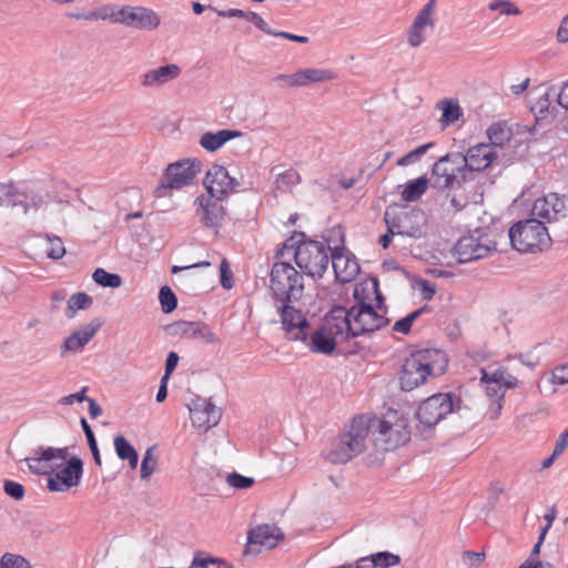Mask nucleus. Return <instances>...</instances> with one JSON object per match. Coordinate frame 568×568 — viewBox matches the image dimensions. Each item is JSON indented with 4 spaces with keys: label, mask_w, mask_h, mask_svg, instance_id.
I'll list each match as a JSON object with an SVG mask.
<instances>
[{
    "label": "nucleus",
    "mask_w": 568,
    "mask_h": 568,
    "mask_svg": "<svg viewBox=\"0 0 568 568\" xmlns=\"http://www.w3.org/2000/svg\"><path fill=\"white\" fill-rule=\"evenodd\" d=\"M353 296L355 303L351 307H333V314L337 316V323L348 339L388 325L387 307L376 278L355 284Z\"/></svg>",
    "instance_id": "nucleus-1"
},
{
    "label": "nucleus",
    "mask_w": 568,
    "mask_h": 568,
    "mask_svg": "<svg viewBox=\"0 0 568 568\" xmlns=\"http://www.w3.org/2000/svg\"><path fill=\"white\" fill-rule=\"evenodd\" d=\"M447 366L446 354L439 349L426 348L410 354L402 366L400 389L410 392L423 385L428 377L442 375Z\"/></svg>",
    "instance_id": "nucleus-2"
},
{
    "label": "nucleus",
    "mask_w": 568,
    "mask_h": 568,
    "mask_svg": "<svg viewBox=\"0 0 568 568\" xmlns=\"http://www.w3.org/2000/svg\"><path fill=\"white\" fill-rule=\"evenodd\" d=\"M304 291V277L292 264L275 262L272 265L268 294L273 304L300 303Z\"/></svg>",
    "instance_id": "nucleus-3"
},
{
    "label": "nucleus",
    "mask_w": 568,
    "mask_h": 568,
    "mask_svg": "<svg viewBox=\"0 0 568 568\" xmlns=\"http://www.w3.org/2000/svg\"><path fill=\"white\" fill-rule=\"evenodd\" d=\"M369 433L367 420L363 416L354 417L349 429L341 434L332 445L326 458L332 464H346L362 454L366 448V439Z\"/></svg>",
    "instance_id": "nucleus-4"
},
{
    "label": "nucleus",
    "mask_w": 568,
    "mask_h": 568,
    "mask_svg": "<svg viewBox=\"0 0 568 568\" xmlns=\"http://www.w3.org/2000/svg\"><path fill=\"white\" fill-rule=\"evenodd\" d=\"M509 240L513 248L520 253L542 252L551 242L544 222L535 217L515 223L509 229Z\"/></svg>",
    "instance_id": "nucleus-5"
},
{
    "label": "nucleus",
    "mask_w": 568,
    "mask_h": 568,
    "mask_svg": "<svg viewBox=\"0 0 568 568\" xmlns=\"http://www.w3.org/2000/svg\"><path fill=\"white\" fill-rule=\"evenodd\" d=\"M462 399L452 393H437L423 400L416 412L419 430H430L460 408Z\"/></svg>",
    "instance_id": "nucleus-6"
},
{
    "label": "nucleus",
    "mask_w": 568,
    "mask_h": 568,
    "mask_svg": "<svg viewBox=\"0 0 568 568\" xmlns=\"http://www.w3.org/2000/svg\"><path fill=\"white\" fill-rule=\"evenodd\" d=\"M388 232L393 235L420 239L426 234L427 217L423 210H395L388 207L384 213Z\"/></svg>",
    "instance_id": "nucleus-7"
},
{
    "label": "nucleus",
    "mask_w": 568,
    "mask_h": 568,
    "mask_svg": "<svg viewBox=\"0 0 568 568\" xmlns=\"http://www.w3.org/2000/svg\"><path fill=\"white\" fill-rule=\"evenodd\" d=\"M202 166L200 160L190 158L170 163L159 181L156 195L164 196L166 190H181L192 185L202 172Z\"/></svg>",
    "instance_id": "nucleus-8"
},
{
    "label": "nucleus",
    "mask_w": 568,
    "mask_h": 568,
    "mask_svg": "<svg viewBox=\"0 0 568 568\" xmlns=\"http://www.w3.org/2000/svg\"><path fill=\"white\" fill-rule=\"evenodd\" d=\"M341 324L337 323V316L333 314V308L325 316L324 323L315 329L306 342H303L310 352L323 355H332L338 343L347 341Z\"/></svg>",
    "instance_id": "nucleus-9"
},
{
    "label": "nucleus",
    "mask_w": 568,
    "mask_h": 568,
    "mask_svg": "<svg viewBox=\"0 0 568 568\" xmlns=\"http://www.w3.org/2000/svg\"><path fill=\"white\" fill-rule=\"evenodd\" d=\"M328 250L331 247L318 241L300 243L294 252L295 263L307 276L322 277L329 263Z\"/></svg>",
    "instance_id": "nucleus-10"
},
{
    "label": "nucleus",
    "mask_w": 568,
    "mask_h": 568,
    "mask_svg": "<svg viewBox=\"0 0 568 568\" xmlns=\"http://www.w3.org/2000/svg\"><path fill=\"white\" fill-rule=\"evenodd\" d=\"M496 250V243L481 229L462 236L454 246V255L462 264L480 260Z\"/></svg>",
    "instance_id": "nucleus-11"
},
{
    "label": "nucleus",
    "mask_w": 568,
    "mask_h": 568,
    "mask_svg": "<svg viewBox=\"0 0 568 568\" xmlns=\"http://www.w3.org/2000/svg\"><path fill=\"white\" fill-rule=\"evenodd\" d=\"M466 179V170L462 164V153H447L436 161L432 169L430 183L439 191L453 187L459 183L458 178Z\"/></svg>",
    "instance_id": "nucleus-12"
},
{
    "label": "nucleus",
    "mask_w": 568,
    "mask_h": 568,
    "mask_svg": "<svg viewBox=\"0 0 568 568\" xmlns=\"http://www.w3.org/2000/svg\"><path fill=\"white\" fill-rule=\"evenodd\" d=\"M297 303L273 304L280 316L282 329L288 341L306 342L310 323Z\"/></svg>",
    "instance_id": "nucleus-13"
},
{
    "label": "nucleus",
    "mask_w": 568,
    "mask_h": 568,
    "mask_svg": "<svg viewBox=\"0 0 568 568\" xmlns=\"http://www.w3.org/2000/svg\"><path fill=\"white\" fill-rule=\"evenodd\" d=\"M225 200L226 197L224 196H217L216 193L207 192L195 199V213L205 227L216 231L221 229L227 216V210L224 205Z\"/></svg>",
    "instance_id": "nucleus-14"
},
{
    "label": "nucleus",
    "mask_w": 568,
    "mask_h": 568,
    "mask_svg": "<svg viewBox=\"0 0 568 568\" xmlns=\"http://www.w3.org/2000/svg\"><path fill=\"white\" fill-rule=\"evenodd\" d=\"M69 457V448H54L39 446L33 450V455L24 459L31 473L36 475L54 474L57 469L63 466Z\"/></svg>",
    "instance_id": "nucleus-15"
},
{
    "label": "nucleus",
    "mask_w": 568,
    "mask_h": 568,
    "mask_svg": "<svg viewBox=\"0 0 568 568\" xmlns=\"http://www.w3.org/2000/svg\"><path fill=\"white\" fill-rule=\"evenodd\" d=\"M83 475V462L78 456L67 458L62 467L48 477L47 486L50 491H68L77 487Z\"/></svg>",
    "instance_id": "nucleus-16"
},
{
    "label": "nucleus",
    "mask_w": 568,
    "mask_h": 568,
    "mask_svg": "<svg viewBox=\"0 0 568 568\" xmlns=\"http://www.w3.org/2000/svg\"><path fill=\"white\" fill-rule=\"evenodd\" d=\"M119 24L126 28L152 31L160 27L161 18L159 14L142 6H121L119 8Z\"/></svg>",
    "instance_id": "nucleus-17"
},
{
    "label": "nucleus",
    "mask_w": 568,
    "mask_h": 568,
    "mask_svg": "<svg viewBox=\"0 0 568 568\" xmlns=\"http://www.w3.org/2000/svg\"><path fill=\"white\" fill-rule=\"evenodd\" d=\"M410 439V430L408 425L399 420L390 424L383 419L378 422L377 436L375 443L384 450H393L405 445Z\"/></svg>",
    "instance_id": "nucleus-18"
},
{
    "label": "nucleus",
    "mask_w": 568,
    "mask_h": 568,
    "mask_svg": "<svg viewBox=\"0 0 568 568\" xmlns=\"http://www.w3.org/2000/svg\"><path fill=\"white\" fill-rule=\"evenodd\" d=\"M205 192L216 193L217 196L229 197L231 194L240 191V182L230 175L227 169L223 165L214 164L206 172L203 181Z\"/></svg>",
    "instance_id": "nucleus-19"
},
{
    "label": "nucleus",
    "mask_w": 568,
    "mask_h": 568,
    "mask_svg": "<svg viewBox=\"0 0 568 568\" xmlns=\"http://www.w3.org/2000/svg\"><path fill=\"white\" fill-rule=\"evenodd\" d=\"M336 73L329 69L305 68L291 74H277L274 81L286 88H303L313 83L336 79Z\"/></svg>",
    "instance_id": "nucleus-20"
},
{
    "label": "nucleus",
    "mask_w": 568,
    "mask_h": 568,
    "mask_svg": "<svg viewBox=\"0 0 568 568\" xmlns=\"http://www.w3.org/2000/svg\"><path fill=\"white\" fill-rule=\"evenodd\" d=\"M342 246L331 248L329 260L335 273V277L341 283L353 281L359 273V264L356 257L345 248L344 237H341Z\"/></svg>",
    "instance_id": "nucleus-21"
},
{
    "label": "nucleus",
    "mask_w": 568,
    "mask_h": 568,
    "mask_svg": "<svg viewBox=\"0 0 568 568\" xmlns=\"http://www.w3.org/2000/svg\"><path fill=\"white\" fill-rule=\"evenodd\" d=\"M0 187L3 196L13 206H22L26 212L30 209L38 210L43 203L42 195L31 185L9 183Z\"/></svg>",
    "instance_id": "nucleus-22"
},
{
    "label": "nucleus",
    "mask_w": 568,
    "mask_h": 568,
    "mask_svg": "<svg viewBox=\"0 0 568 568\" xmlns=\"http://www.w3.org/2000/svg\"><path fill=\"white\" fill-rule=\"evenodd\" d=\"M192 425L203 432L217 425L221 419V410L205 398L197 397L189 405Z\"/></svg>",
    "instance_id": "nucleus-23"
},
{
    "label": "nucleus",
    "mask_w": 568,
    "mask_h": 568,
    "mask_svg": "<svg viewBox=\"0 0 568 568\" xmlns=\"http://www.w3.org/2000/svg\"><path fill=\"white\" fill-rule=\"evenodd\" d=\"M498 158L491 144L478 143L462 153V164L466 172H481L488 169Z\"/></svg>",
    "instance_id": "nucleus-24"
},
{
    "label": "nucleus",
    "mask_w": 568,
    "mask_h": 568,
    "mask_svg": "<svg viewBox=\"0 0 568 568\" xmlns=\"http://www.w3.org/2000/svg\"><path fill=\"white\" fill-rule=\"evenodd\" d=\"M436 0H429L414 19L408 31V43L413 48L419 47L425 41L424 30L435 26L434 12Z\"/></svg>",
    "instance_id": "nucleus-25"
},
{
    "label": "nucleus",
    "mask_w": 568,
    "mask_h": 568,
    "mask_svg": "<svg viewBox=\"0 0 568 568\" xmlns=\"http://www.w3.org/2000/svg\"><path fill=\"white\" fill-rule=\"evenodd\" d=\"M101 326L102 322L99 318H94L87 325L74 331L64 339L61 346V355L63 356L68 352H82L85 345L93 338Z\"/></svg>",
    "instance_id": "nucleus-26"
},
{
    "label": "nucleus",
    "mask_w": 568,
    "mask_h": 568,
    "mask_svg": "<svg viewBox=\"0 0 568 568\" xmlns=\"http://www.w3.org/2000/svg\"><path fill=\"white\" fill-rule=\"evenodd\" d=\"M281 539H283V534L277 527L262 525L250 530L247 535V547H258L255 551L260 552L262 549H273Z\"/></svg>",
    "instance_id": "nucleus-27"
},
{
    "label": "nucleus",
    "mask_w": 568,
    "mask_h": 568,
    "mask_svg": "<svg viewBox=\"0 0 568 568\" xmlns=\"http://www.w3.org/2000/svg\"><path fill=\"white\" fill-rule=\"evenodd\" d=\"M181 74V68L175 64H165L151 69L140 75L141 85L144 88H159L175 79Z\"/></svg>",
    "instance_id": "nucleus-28"
},
{
    "label": "nucleus",
    "mask_w": 568,
    "mask_h": 568,
    "mask_svg": "<svg viewBox=\"0 0 568 568\" xmlns=\"http://www.w3.org/2000/svg\"><path fill=\"white\" fill-rule=\"evenodd\" d=\"M174 333L185 338L200 339L206 344L216 343L219 339L210 327L203 322L180 321L173 325Z\"/></svg>",
    "instance_id": "nucleus-29"
},
{
    "label": "nucleus",
    "mask_w": 568,
    "mask_h": 568,
    "mask_svg": "<svg viewBox=\"0 0 568 568\" xmlns=\"http://www.w3.org/2000/svg\"><path fill=\"white\" fill-rule=\"evenodd\" d=\"M481 377L480 382L484 385L485 393L490 400V405L487 410V415L491 420L497 419L503 409V403L505 398V389L501 387V384L489 382L485 378H488V372L485 368H480Z\"/></svg>",
    "instance_id": "nucleus-30"
},
{
    "label": "nucleus",
    "mask_w": 568,
    "mask_h": 568,
    "mask_svg": "<svg viewBox=\"0 0 568 568\" xmlns=\"http://www.w3.org/2000/svg\"><path fill=\"white\" fill-rule=\"evenodd\" d=\"M243 133L236 130H220L217 132H205L200 138V145L209 151L215 152L232 139L241 136Z\"/></svg>",
    "instance_id": "nucleus-31"
},
{
    "label": "nucleus",
    "mask_w": 568,
    "mask_h": 568,
    "mask_svg": "<svg viewBox=\"0 0 568 568\" xmlns=\"http://www.w3.org/2000/svg\"><path fill=\"white\" fill-rule=\"evenodd\" d=\"M365 562H371L372 568H389L400 562V557L389 551H379L356 560V564L365 566Z\"/></svg>",
    "instance_id": "nucleus-32"
},
{
    "label": "nucleus",
    "mask_w": 568,
    "mask_h": 568,
    "mask_svg": "<svg viewBox=\"0 0 568 568\" xmlns=\"http://www.w3.org/2000/svg\"><path fill=\"white\" fill-rule=\"evenodd\" d=\"M486 133L489 140L488 144H491L494 150H496L497 146L503 148L511 139V131L507 128L505 122L493 123L488 126Z\"/></svg>",
    "instance_id": "nucleus-33"
},
{
    "label": "nucleus",
    "mask_w": 568,
    "mask_h": 568,
    "mask_svg": "<svg viewBox=\"0 0 568 568\" xmlns=\"http://www.w3.org/2000/svg\"><path fill=\"white\" fill-rule=\"evenodd\" d=\"M114 448L120 459L129 462L130 468L135 469L138 467L139 455L125 437L116 436L114 438Z\"/></svg>",
    "instance_id": "nucleus-34"
},
{
    "label": "nucleus",
    "mask_w": 568,
    "mask_h": 568,
    "mask_svg": "<svg viewBox=\"0 0 568 568\" xmlns=\"http://www.w3.org/2000/svg\"><path fill=\"white\" fill-rule=\"evenodd\" d=\"M428 180L426 176L409 180L402 192V199L406 202H414L426 192Z\"/></svg>",
    "instance_id": "nucleus-35"
},
{
    "label": "nucleus",
    "mask_w": 568,
    "mask_h": 568,
    "mask_svg": "<svg viewBox=\"0 0 568 568\" xmlns=\"http://www.w3.org/2000/svg\"><path fill=\"white\" fill-rule=\"evenodd\" d=\"M301 181L300 173L291 168L276 175L274 181L275 190L282 193L291 192Z\"/></svg>",
    "instance_id": "nucleus-36"
},
{
    "label": "nucleus",
    "mask_w": 568,
    "mask_h": 568,
    "mask_svg": "<svg viewBox=\"0 0 568 568\" xmlns=\"http://www.w3.org/2000/svg\"><path fill=\"white\" fill-rule=\"evenodd\" d=\"M93 304V298L84 292L72 294L67 302V316L73 318L80 310H88Z\"/></svg>",
    "instance_id": "nucleus-37"
},
{
    "label": "nucleus",
    "mask_w": 568,
    "mask_h": 568,
    "mask_svg": "<svg viewBox=\"0 0 568 568\" xmlns=\"http://www.w3.org/2000/svg\"><path fill=\"white\" fill-rule=\"evenodd\" d=\"M92 278L102 287L116 288L122 284V278L119 274L109 273L104 268H97L93 272Z\"/></svg>",
    "instance_id": "nucleus-38"
},
{
    "label": "nucleus",
    "mask_w": 568,
    "mask_h": 568,
    "mask_svg": "<svg viewBox=\"0 0 568 568\" xmlns=\"http://www.w3.org/2000/svg\"><path fill=\"white\" fill-rule=\"evenodd\" d=\"M550 201L552 202L546 201L544 205H550L552 219L558 221L565 217L568 213V197L557 193H550Z\"/></svg>",
    "instance_id": "nucleus-39"
},
{
    "label": "nucleus",
    "mask_w": 568,
    "mask_h": 568,
    "mask_svg": "<svg viewBox=\"0 0 568 568\" xmlns=\"http://www.w3.org/2000/svg\"><path fill=\"white\" fill-rule=\"evenodd\" d=\"M155 446L149 447L141 463V478L149 479L156 470L158 457L154 455Z\"/></svg>",
    "instance_id": "nucleus-40"
},
{
    "label": "nucleus",
    "mask_w": 568,
    "mask_h": 568,
    "mask_svg": "<svg viewBox=\"0 0 568 568\" xmlns=\"http://www.w3.org/2000/svg\"><path fill=\"white\" fill-rule=\"evenodd\" d=\"M159 301L163 313L169 314L178 306V298L169 286H162L159 292Z\"/></svg>",
    "instance_id": "nucleus-41"
},
{
    "label": "nucleus",
    "mask_w": 568,
    "mask_h": 568,
    "mask_svg": "<svg viewBox=\"0 0 568 568\" xmlns=\"http://www.w3.org/2000/svg\"><path fill=\"white\" fill-rule=\"evenodd\" d=\"M551 202L550 201V193L547 194V195H544L539 199H537L535 202H534V205H532V209H531V214L534 216H537L539 219H542L545 220L546 222H552L555 221V219H552L551 216V207L550 205H544L545 202Z\"/></svg>",
    "instance_id": "nucleus-42"
},
{
    "label": "nucleus",
    "mask_w": 568,
    "mask_h": 568,
    "mask_svg": "<svg viewBox=\"0 0 568 568\" xmlns=\"http://www.w3.org/2000/svg\"><path fill=\"white\" fill-rule=\"evenodd\" d=\"M81 427H82V429L84 432V435L87 437L88 445H89V448H90L91 454L93 456V460H94L95 465L101 466V464H102L101 463V456H100V452H99V448H98L95 436H94L93 430L90 427L89 423L83 417L81 418Z\"/></svg>",
    "instance_id": "nucleus-43"
},
{
    "label": "nucleus",
    "mask_w": 568,
    "mask_h": 568,
    "mask_svg": "<svg viewBox=\"0 0 568 568\" xmlns=\"http://www.w3.org/2000/svg\"><path fill=\"white\" fill-rule=\"evenodd\" d=\"M426 311H427V306H423V307L409 313L407 316L398 320L394 324L393 331L403 333V334H408L410 332L414 321Z\"/></svg>",
    "instance_id": "nucleus-44"
},
{
    "label": "nucleus",
    "mask_w": 568,
    "mask_h": 568,
    "mask_svg": "<svg viewBox=\"0 0 568 568\" xmlns=\"http://www.w3.org/2000/svg\"><path fill=\"white\" fill-rule=\"evenodd\" d=\"M0 568H31V565L21 555L4 552L0 559Z\"/></svg>",
    "instance_id": "nucleus-45"
},
{
    "label": "nucleus",
    "mask_w": 568,
    "mask_h": 568,
    "mask_svg": "<svg viewBox=\"0 0 568 568\" xmlns=\"http://www.w3.org/2000/svg\"><path fill=\"white\" fill-rule=\"evenodd\" d=\"M434 144H435L434 142H428L423 145H419L418 148L408 152L404 156L399 158L397 160V165L406 166V165H409V164L418 161L430 148L434 146Z\"/></svg>",
    "instance_id": "nucleus-46"
},
{
    "label": "nucleus",
    "mask_w": 568,
    "mask_h": 568,
    "mask_svg": "<svg viewBox=\"0 0 568 568\" xmlns=\"http://www.w3.org/2000/svg\"><path fill=\"white\" fill-rule=\"evenodd\" d=\"M488 8L491 11H499L500 14L505 16H519L521 13L519 8L509 0H493Z\"/></svg>",
    "instance_id": "nucleus-47"
},
{
    "label": "nucleus",
    "mask_w": 568,
    "mask_h": 568,
    "mask_svg": "<svg viewBox=\"0 0 568 568\" xmlns=\"http://www.w3.org/2000/svg\"><path fill=\"white\" fill-rule=\"evenodd\" d=\"M463 112L458 103L453 101H446L443 108V121L447 124L456 122Z\"/></svg>",
    "instance_id": "nucleus-48"
},
{
    "label": "nucleus",
    "mask_w": 568,
    "mask_h": 568,
    "mask_svg": "<svg viewBox=\"0 0 568 568\" xmlns=\"http://www.w3.org/2000/svg\"><path fill=\"white\" fill-rule=\"evenodd\" d=\"M119 8L115 4H103L98 8L99 20H106L111 23L119 24Z\"/></svg>",
    "instance_id": "nucleus-49"
},
{
    "label": "nucleus",
    "mask_w": 568,
    "mask_h": 568,
    "mask_svg": "<svg viewBox=\"0 0 568 568\" xmlns=\"http://www.w3.org/2000/svg\"><path fill=\"white\" fill-rule=\"evenodd\" d=\"M226 481L231 487L236 489H246L254 484V479L252 477H246L237 473L229 474Z\"/></svg>",
    "instance_id": "nucleus-50"
},
{
    "label": "nucleus",
    "mask_w": 568,
    "mask_h": 568,
    "mask_svg": "<svg viewBox=\"0 0 568 568\" xmlns=\"http://www.w3.org/2000/svg\"><path fill=\"white\" fill-rule=\"evenodd\" d=\"M4 493L16 500H21L24 496V487L12 480H6L3 485Z\"/></svg>",
    "instance_id": "nucleus-51"
},
{
    "label": "nucleus",
    "mask_w": 568,
    "mask_h": 568,
    "mask_svg": "<svg viewBox=\"0 0 568 568\" xmlns=\"http://www.w3.org/2000/svg\"><path fill=\"white\" fill-rule=\"evenodd\" d=\"M245 20L248 22H252L258 30L263 31L264 33L271 36V32H273L274 29H271L266 21L256 12L254 11H246Z\"/></svg>",
    "instance_id": "nucleus-52"
},
{
    "label": "nucleus",
    "mask_w": 568,
    "mask_h": 568,
    "mask_svg": "<svg viewBox=\"0 0 568 568\" xmlns=\"http://www.w3.org/2000/svg\"><path fill=\"white\" fill-rule=\"evenodd\" d=\"M50 247L47 254L52 260H59L65 254V248L62 241L59 237L49 239Z\"/></svg>",
    "instance_id": "nucleus-53"
},
{
    "label": "nucleus",
    "mask_w": 568,
    "mask_h": 568,
    "mask_svg": "<svg viewBox=\"0 0 568 568\" xmlns=\"http://www.w3.org/2000/svg\"><path fill=\"white\" fill-rule=\"evenodd\" d=\"M221 561L211 557L195 556L190 568H221Z\"/></svg>",
    "instance_id": "nucleus-54"
},
{
    "label": "nucleus",
    "mask_w": 568,
    "mask_h": 568,
    "mask_svg": "<svg viewBox=\"0 0 568 568\" xmlns=\"http://www.w3.org/2000/svg\"><path fill=\"white\" fill-rule=\"evenodd\" d=\"M87 390H88V387L84 386L80 392L62 397L59 400V403L61 405L68 406V405H72L75 402H78V403L84 402L88 399V397L85 395Z\"/></svg>",
    "instance_id": "nucleus-55"
},
{
    "label": "nucleus",
    "mask_w": 568,
    "mask_h": 568,
    "mask_svg": "<svg viewBox=\"0 0 568 568\" xmlns=\"http://www.w3.org/2000/svg\"><path fill=\"white\" fill-rule=\"evenodd\" d=\"M484 559V552L465 551L463 554V560L469 568L477 567Z\"/></svg>",
    "instance_id": "nucleus-56"
},
{
    "label": "nucleus",
    "mask_w": 568,
    "mask_h": 568,
    "mask_svg": "<svg viewBox=\"0 0 568 568\" xmlns=\"http://www.w3.org/2000/svg\"><path fill=\"white\" fill-rule=\"evenodd\" d=\"M552 382L557 385L568 384V365L557 366L552 371Z\"/></svg>",
    "instance_id": "nucleus-57"
},
{
    "label": "nucleus",
    "mask_w": 568,
    "mask_h": 568,
    "mask_svg": "<svg viewBox=\"0 0 568 568\" xmlns=\"http://www.w3.org/2000/svg\"><path fill=\"white\" fill-rule=\"evenodd\" d=\"M220 270H221V285L226 290L232 288V286H233L232 274L229 271V264L225 260L222 261Z\"/></svg>",
    "instance_id": "nucleus-58"
},
{
    "label": "nucleus",
    "mask_w": 568,
    "mask_h": 568,
    "mask_svg": "<svg viewBox=\"0 0 568 568\" xmlns=\"http://www.w3.org/2000/svg\"><path fill=\"white\" fill-rule=\"evenodd\" d=\"M271 36L272 37H276V38H283V39H286V40H290V41H294V42H298V43H307L310 41L307 37L297 36V34H294V33H291V32H286V31L273 30V32H271Z\"/></svg>",
    "instance_id": "nucleus-59"
},
{
    "label": "nucleus",
    "mask_w": 568,
    "mask_h": 568,
    "mask_svg": "<svg viewBox=\"0 0 568 568\" xmlns=\"http://www.w3.org/2000/svg\"><path fill=\"white\" fill-rule=\"evenodd\" d=\"M568 447V427L559 435L555 444V455H561Z\"/></svg>",
    "instance_id": "nucleus-60"
},
{
    "label": "nucleus",
    "mask_w": 568,
    "mask_h": 568,
    "mask_svg": "<svg viewBox=\"0 0 568 568\" xmlns=\"http://www.w3.org/2000/svg\"><path fill=\"white\" fill-rule=\"evenodd\" d=\"M420 292H422V295H423L424 300H432L433 296L436 293V288H435L434 284H432L430 282L424 280L420 283Z\"/></svg>",
    "instance_id": "nucleus-61"
},
{
    "label": "nucleus",
    "mask_w": 568,
    "mask_h": 568,
    "mask_svg": "<svg viewBox=\"0 0 568 568\" xmlns=\"http://www.w3.org/2000/svg\"><path fill=\"white\" fill-rule=\"evenodd\" d=\"M557 40L559 42L568 41V14L561 20L558 31H557Z\"/></svg>",
    "instance_id": "nucleus-62"
},
{
    "label": "nucleus",
    "mask_w": 568,
    "mask_h": 568,
    "mask_svg": "<svg viewBox=\"0 0 568 568\" xmlns=\"http://www.w3.org/2000/svg\"><path fill=\"white\" fill-rule=\"evenodd\" d=\"M88 403L89 407V414L91 418H98L100 415H102V408L101 406L95 402V399L88 397L85 400Z\"/></svg>",
    "instance_id": "nucleus-63"
},
{
    "label": "nucleus",
    "mask_w": 568,
    "mask_h": 568,
    "mask_svg": "<svg viewBox=\"0 0 568 568\" xmlns=\"http://www.w3.org/2000/svg\"><path fill=\"white\" fill-rule=\"evenodd\" d=\"M558 104L568 110V81L564 84L558 94Z\"/></svg>",
    "instance_id": "nucleus-64"
}]
</instances>
